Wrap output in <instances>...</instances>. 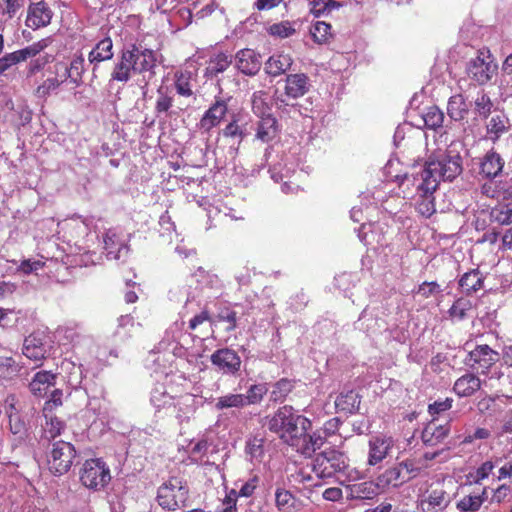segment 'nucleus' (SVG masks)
<instances>
[{"instance_id":"8","label":"nucleus","mask_w":512,"mask_h":512,"mask_svg":"<svg viewBox=\"0 0 512 512\" xmlns=\"http://www.w3.org/2000/svg\"><path fill=\"white\" fill-rule=\"evenodd\" d=\"M415 186L414 207L424 218H430L436 213L435 192L438 189L436 183L426 180L415 174L413 177Z\"/></svg>"},{"instance_id":"37","label":"nucleus","mask_w":512,"mask_h":512,"mask_svg":"<svg viewBox=\"0 0 512 512\" xmlns=\"http://www.w3.org/2000/svg\"><path fill=\"white\" fill-rule=\"evenodd\" d=\"M473 309L471 300L459 297L456 299L448 310L449 317L452 320L462 321L467 318L468 313Z\"/></svg>"},{"instance_id":"27","label":"nucleus","mask_w":512,"mask_h":512,"mask_svg":"<svg viewBox=\"0 0 512 512\" xmlns=\"http://www.w3.org/2000/svg\"><path fill=\"white\" fill-rule=\"evenodd\" d=\"M488 497V488L483 487L480 492L464 495L456 502L459 512H478Z\"/></svg>"},{"instance_id":"3","label":"nucleus","mask_w":512,"mask_h":512,"mask_svg":"<svg viewBox=\"0 0 512 512\" xmlns=\"http://www.w3.org/2000/svg\"><path fill=\"white\" fill-rule=\"evenodd\" d=\"M463 171L462 157L458 152L451 150L437 157H430L417 173L422 178L433 181L439 187L440 181H453Z\"/></svg>"},{"instance_id":"24","label":"nucleus","mask_w":512,"mask_h":512,"mask_svg":"<svg viewBox=\"0 0 512 512\" xmlns=\"http://www.w3.org/2000/svg\"><path fill=\"white\" fill-rule=\"evenodd\" d=\"M57 374L42 370L34 374L29 383L30 392L36 397H44L49 388L56 383Z\"/></svg>"},{"instance_id":"45","label":"nucleus","mask_w":512,"mask_h":512,"mask_svg":"<svg viewBox=\"0 0 512 512\" xmlns=\"http://www.w3.org/2000/svg\"><path fill=\"white\" fill-rule=\"evenodd\" d=\"M215 407L218 410L229 409V408L242 409V408L246 407L245 403H244V394L229 393V394L223 395L217 399Z\"/></svg>"},{"instance_id":"38","label":"nucleus","mask_w":512,"mask_h":512,"mask_svg":"<svg viewBox=\"0 0 512 512\" xmlns=\"http://www.w3.org/2000/svg\"><path fill=\"white\" fill-rule=\"evenodd\" d=\"M232 63V57L227 55L226 53H218L212 56L209 60L208 66L206 68L207 73L211 76H216L219 73H222L227 70V68Z\"/></svg>"},{"instance_id":"36","label":"nucleus","mask_w":512,"mask_h":512,"mask_svg":"<svg viewBox=\"0 0 512 512\" xmlns=\"http://www.w3.org/2000/svg\"><path fill=\"white\" fill-rule=\"evenodd\" d=\"M325 440V437L320 434L313 433L312 435H309L308 432H306L303 442L299 444L296 451L305 456H311L316 450L320 449L324 445Z\"/></svg>"},{"instance_id":"19","label":"nucleus","mask_w":512,"mask_h":512,"mask_svg":"<svg viewBox=\"0 0 512 512\" xmlns=\"http://www.w3.org/2000/svg\"><path fill=\"white\" fill-rule=\"evenodd\" d=\"M505 166V160L494 149L489 150L480 159L479 174L486 179H494L500 176Z\"/></svg>"},{"instance_id":"30","label":"nucleus","mask_w":512,"mask_h":512,"mask_svg":"<svg viewBox=\"0 0 512 512\" xmlns=\"http://www.w3.org/2000/svg\"><path fill=\"white\" fill-rule=\"evenodd\" d=\"M292 63L293 60L289 54H274L265 63V72L272 77H277L289 70Z\"/></svg>"},{"instance_id":"1","label":"nucleus","mask_w":512,"mask_h":512,"mask_svg":"<svg viewBox=\"0 0 512 512\" xmlns=\"http://www.w3.org/2000/svg\"><path fill=\"white\" fill-rule=\"evenodd\" d=\"M158 57L153 49L143 47L141 44L131 43L124 47L119 54L118 62L111 72V81L127 83L133 74H149L152 78L156 74Z\"/></svg>"},{"instance_id":"28","label":"nucleus","mask_w":512,"mask_h":512,"mask_svg":"<svg viewBox=\"0 0 512 512\" xmlns=\"http://www.w3.org/2000/svg\"><path fill=\"white\" fill-rule=\"evenodd\" d=\"M377 485L380 486L382 492L390 487H399L409 480V477L404 475L401 467L397 465L386 469L377 478Z\"/></svg>"},{"instance_id":"62","label":"nucleus","mask_w":512,"mask_h":512,"mask_svg":"<svg viewBox=\"0 0 512 512\" xmlns=\"http://www.w3.org/2000/svg\"><path fill=\"white\" fill-rule=\"evenodd\" d=\"M259 477L257 475L252 476L247 482H245L239 489L240 497H251L256 488L259 485Z\"/></svg>"},{"instance_id":"20","label":"nucleus","mask_w":512,"mask_h":512,"mask_svg":"<svg viewBox=\"0 0 512 512\" xmlns=\"http://www.w3.org/2000/svg\"><path fill=\"white\" fill-rule=\"evenodd\" d=\"M235 66L242 74L254 76L261 68L260 56L249 48L239 50L235 55Z\"/></svg>"},{"instance_id":"46","label":"nucleus","mask_w":512,"mask_h":512,"mask_svg":"<svg viewBox=\"0 0 512 512\" xmlns=\"http://www.w3.org/2000/svg\"><path fill=\"white\" fill-rule=\"evenodd\" d=\"M174 99L169 95L168 89L159 87L157 90V100L155 103V113L157 116L166 114L173 106Z\"/></svg>"},{"instance_id":"5","label":"nucleus","mask_w":512,"mask_h":512,"mask_svg":"<svg viewBox=\"0 0 512 512\" xmlns=\"http://www.w3.org/2000/svg\"><path fill=\"white\" fill-rule=\"evenodd\" d=\"M348 467V458L344 453L329 449L316 455L312 471L317 478L325 480L344 473Z\"/></svg>"},{"instance_id":"33","label":"nucleus","mask_w":512,"mask_h":512,"mask_svg":"<svg viewBox=\"0 0 512 512\" xmlns=\"http://www.w3.org/2000/svg\"><path fill=\"white\" fill-rule=\"evenodd\" d=\"M113 42L110 37L100 40L90 51L88 60L91 64L108 61L113 58Z\"/></svg>"},{"instance_id":"6","label":"nucleus","mask_w":512,"mask_h":512,"mask_svg":"<svg viewBox=\"0 0 512 512\" xmlns=\"http://www.w3.org/2000/svg\"><path fill=\"white\" fill-rule=\"evenodd\" d=\"M498 71V64L487 48L477 51L475 57L471 58L466 66L468 77L478 85H485L492 80Z\"/></svg>"},{"instance_id":"11","label":"nucleus","mask_w":512,"mask_h":512,"mask_svg":"<svg viewBox=\"0 0 512 512\" xmlns=\"http://www.w3.org/2000/svg\"><path fill=\"white\" fill-rule=\"evenodd\" d=\"M49 348L46 335L43 332H32L24 338L22 354L29 360L35 362L37 367L43 364L47 358Z\"/></svg>"},{"instance_id":"39","label":"nucleus","mask_w":512,"mask_h":512,"mask_svg":"<svg viewBox=\"0 0 512 512\" xmlns=\"http://www.w3.org/2000/svg\"><path fill=\"white\" fill-rule=\"evenodd\" d=\"M293 388H294L293 380H290L288 378H281L272 387L271 396H270L271 401H273L275 403L283 402L286 399V397L289 395V393L293 390Z\"/></svg>"},{"instance_id":"51","label":"nucleus","mask_w":512,"mask_h":512,"mask_svg":"<svg viewBox=\"0 0 512 512\" xmlns=\"http://www.w3.org/2000/svg\"><path fill=\"white\" fill-rule=\"evenodd\" d=\"M493 108V102L485 92H480L475 99V110L484 118H487Z\"/></svg>"},{"instance_id":"34","label":"nucleus","mask_w":512,"mask_h":512,"mask_svg":"<svg viewBox=\"0 0 512 512\" xmlns=\"http://www.w3.org/2000/svg\"><path fill=\"white\" fill-rule=\"evenodd\" d=\"M56 66L63 68L65 79L68 77L71 79V82L78 85L85 72V59L82 54H79L73 57L69 66L63 63H58Z\"/></svg>"},{"instance_id":"2","label":"nucleus","mask_w":512,"mask_h":512,"mask_svg":"<svg viewBox=\"0 0 512 512\" xmlns=\"http://www.w3.org/2000/svg\"><path fill=\"white\" fill-rule=\"evenodd\" d=\"M311 426L308 418L295 413L293 407L289 405L278 408L268 422L269 430L295 449L303 442L304 435Z\"/></svg>"},{"instance_id":"16","label":"nucleus","mask_w":512,"mask_h":512,"mask_svg":"<svg viewBox=\"0 0 512 512\" xmlns=\"http://www.w3.org/2000/svg\"><path fill=\"white\" fill-rule=\"evenodd\" d=\"M53 11L44 0L30 3L27 8L25 24L27 27L37 30L47 27L52 20Z\"/></svg>"},{"instance_id":"7","label":"nucleus","mask_w":512,"mask_h":512,"mask_svg":"<svg viewBox=\"0 0 512 512\" xmlns=\"http://www.w3.org/2000/svg\"><path fill=\"white\" fill-rule=\"evenodd\" d=\"M76 454V449L70 442L63 440L53 442L47 456L49 471L55 476L66 474L71 469Z\"/></svg>"},{"instance_id":"32","label":"nucleus","mask_w":512,"mask_h":512,"mask_svg":"<svg viewBox=\"0 0 512 512\" xmlns=\"http://www.w3.org/2000/svg\"><path fill=\"white\" fill-rule=\"evenodd\" d=\"M484 284V276L479 269H472L464 273L459 279V287L462 292L470 295L479 291Z\"/></svg>"},{"instance_id":"42","label":"nucleus","mask_w":512,"mask_h":512,"mask_svg":"<svg viewBox=\"0 0 512 512\" xmlns=\"http://www.w3.org/2000/svg\"><path fill=\"white\" fill-rule=\"evenodd\" d=\"M52 43V39L50 37L43 38L37 42H34L33 44L17 50V54L19 57L20 62L26 61L28 58L35 57L40 52H42L44 49H46L50 44Z\"/></svg>"},{"instance_id":"56","label":"nucleus","mask_w":512,"mask_h":512,"mask_svg":"<svg viewBox=\"0 0 512 512\" xmlns=\"http://www.w3.org/2000/svg\"><path fill=\"white\" fill-rule=\"evenodd\" d=\"M452 405V398L447 397L444 400H437L434 403L428 405V413L432 416V418H437V415L450 410Z\"/></svg>"},{"instance_id":"49","label":"nucleus","mask_w":512,"mask_h":512,"mask_svg":"<svg viewBox=\"0 0 512 512\" xmlns=\"http://www.w3.org/2000/svg\"><path fill=\"white\" fill-rule=\"evenodd\" d=\"M267 93L264 91H256L252 95V111L258 117L271 114L270 107L266 101Z\"/></svg>"},{"instance_id":"64","label":"nucleus","mask_w":512,"mask_h":512,"mask_svg":"<svg viewBox=\"0 0 512 512\" xmlns=\"http://www.w3.org/2000/svg\"><path fill=\"white\" fill-rule=\"evenodd\" d=\"M512 478V455L505 457V462L498 470V479L503 480Z\"/></svg>"},{"instance_id":"4","label":"nucleus","mask_w":512,"mask_h":512,"mask_svg":"<svg viewBox=\"0 0 512 512\" xmlns=\"http://www.w3.org/2000/svg\"><path fill=\"white\" fill-rule=\"evenodd\" d=\"M157 500L162 508L171 511L187 507L189 500L187 482L180 477L171 476L158 488Z\"/></svg>"},{"instance_id":"13","label":"nucleus","mask_w":512,"mask_h":512,"mask_svg":"<svg viewBox=\"0 0 512 512\" xmlns=\"http://www.w3.org/2000/svg\"><path fill=\"white\" fill-rule=\"evenodd\" d=\"M499 361V353L488 345H477L469 353L468 363L470 367L482 374L489 372L490 368Z\"/></svg>"},{"instance_id":"25","label":"nucleus","mask_w":512,"mask_h":512,"mask_svg":"<svg viewBox=\"0 0 512 512\" xmlns=\"http://www.w3.org/2000/svg\"><path fill=\"white\" fill-rule=\"evenodd\" d=\"M23 364L11 355H0V384L11 383L21 374Z\"/></svg>"},{"instance_id":"53","label":"nucleus","mask_w":512,"mask_h":512,"mask_svg":"<svg viewBox=\"0 0 512 512\" xmlns=\"http://www.w3.org/2000/svg\"><path fill=\"white\" fill-rule=\"evenodd\" d=\"M442 292L440 284L436 281H424L418 287L415 293L423 299L430 298Z\"/></svg>"},{"instance_id":"18","label":"nucleus","mask_w":512,"mask_h":512,"mask_svg":"<svg viewBox=\"0 0 512 512\" xmlns=\"http://www.w3.org/2000/svg\"><path fill=\"white\" fill-rule=\"evenodd\" d=\"M450 430L451 427L448 421L440 423L438 418H432L421 433L422 442L426 446H437L448 437Z\"/></svg>"},{"instance_id":"40","label":"nucleus","mask_w":512,"mask_h":512,"mask_svg":"<svg viewBox=\"0 0 512 512\" xmlns=\"http://www.w3.org/2000/svg\"><path fill=\"white\" fill-rule=\"evenodd\" d=\"M192 73L190 71H181L175 73V89L176 92L183 97H190L193 95L192 89Z\"/></svg>"},{"instance_id":"57","label":"nucleus","mask_w":512,"mask_h":512,"mask_svg":"<svg viewBox=\"0 0 512 512\" xmlns=\"http://www.w3.org/2000/svg\"><path fill=\"white\" fill-rule=\"evenodd\" d=\"M63 392L61 389L52 391L50 398L44 403L42 413H54V410L62 406Z\"/></svg>"},{"instance_id":"15","label":"nucleus","mask_w":512,"mask_h":512,"mask_svg":"<svg viewBox=\"0 0 512 512\" xmlns=\"http://www.w3.org/2000/svg\"><path fill=\"white\" fill-rule=\"evenodd\" d=\"M394 439L386 434H377L372 436L368 442L369 452L367 463L375 466L381 463L394 447Z\"/></svg>"},{"instance_id":"31","label":"nucleus","mask_w":512,"mask_h":512,"mask_svg":"<svg viewBox=\"0 0 512 512\" xmlns=\"http://www.w3.org/2000/svg\"><path fill=\"white\" fill-rule=\"evenodd\" d=\"M360 397L354 390L340 393L335 399V408L338 412L353 414L358 411Z\"/></svg>"},{"instance_id":"29","label":"nucleus","mask_w":512,"mask_h":512,"mask_svg":"<svg viewBox=\"0 0 512 512\" xmlns=\"http://www.w3.org/2000/svg\"><path fill=\"white\" fill-rule=\"evenodd\" d=\"M308 91V77L303 74H290L286 77L285 94L293 99L302 97Z\"/></svg>"},{"instance_id":"43","label":"nucleus","mask_w":512,"mask_h":512,"mask_svg":"<svg viewBox=\"0 0 512 512\" xmlns=\"http://www.w3.org/2000/svg\"><path fill=\"white\" fill-rule=\"evenodd\" d=\"M215 319L217 322H225L227 324L225 327L227 332H232L237 328V312L228 305L218 308Z\"/></svg>"},{"instance_id":"52","label":"nucleus","mask_w":512,"mask_h":512,"mask_svg":"<svg viewBox=\"0 0 512 512\" xmlns=\"http://www.w3.org/2000/svg\"><path fill=\"white\" fill-rule=\"evenodd\" d=\"M296 30L289 21H282L270 26L269 33L280 38H287L295 34Z\"/></svg>"},{"instance_id":"12","label":"nucleus","mask_w":512,"mask_h":512,"mask_svg":"<svg viewBox=\"0 0 512 512\" xmlns=\"http://www.w3.org/2000/svg\"><path fill=\"white\" fill-rule=\"evenodd\" d=\"M210 361L218 372L227 375H236L242 364L238 353L228 347L214 351L210 356Z\"/></svg>"},{"instance_id":"26","label":"nucleus","mask_w":512,"mask_h":512,"mask_svg":"<svg viewBox=\"0 0 512 512\" xmlns=\"http://www.w3.org/2000/svg\"><path fill=\"white\" fill-rule=\"evenodd\" d=\"M278 132V121L272 114L260 116L255 134L256 139L263 143H269L277 137Z\"/></svg>"},{"instance_id":"48","label":"nucleus","mask_w":512,"mask_h":512,"mask_svg":"<svg viewBox=\"0 0 512 512\" xmlns=\"http://www.w3.org/2000/svg\"><path fill=\"white\" fill-rule=\"evenodd\" d=\"M423 120L426 127L435 130L443 125L444 113L437 106H431L424 113Z\"/></svg>"},{"instance_id":"55","label":"nucleus","mask_w":512,"mask_h":512,"mask_svg":"<svg viewBox=\"0 0 512 512\" xmlns=\"http://www.w3.org/2000/svg\"><path fill=\"white\" fill-rule=\"evenodd\" d=\"M494 220L501 225H512V206L506 205L491 212Z\"/></svg>"},{"instance_id":"14","label":"nucleus","mask_w":512,"mask_h":512,"mask_svg":"<svg viewBox=\"0 0 512 512\" xmlns=\"http://www.w3.org/2000/svg\"><path fill=\"white\" fill-rule=\"evenodd\" d=\"M103 241L108 259L121 260L128 255L130 248L120 230L116 228L108 229L104 235Z\"/></svg>"},{"instance_id":"47","label":"nucleus","mask_w":512,"mask_h":512,"mask_svg":"<svg viewBox=\"0 0 512 512\" xmlns=\"http://www.w3.org/2000/svg\"><path fill=\"white\" fill-rule=\"evenodd\" d=\"M267 391L268 389L265 384L251 385L247 393L244 394L245 406L259 404L267 394Z\"/></svg>"},{"instance_id":"23","label":"nucleus","mask_w":512,"mask_h":512,"mask_svg":"<svg viewBox=\"0 0 512 512\" xmlns=\"http://www.w3.org/2000/svg\"><path fill=\"white\" fill-rule=\"evenodd\" d=\"M482 381L474 373H465L459 377L454 385L453 391L458 397H471L481 389Z\"/></svg>"},{"instance_id":"21","label":"nucleus","mask_w":512,"mask_h":512,"mask_svg":"<svg viewBox=\"0 0 512 512\" xmlns=\"http://www.w3.org/2000/svg\"><path fill=\"white\" fill-rule=\"evenodd\" d=\"M44 422L41 423L40 443H50L65 430L66 424L55 413H42Z\"/></svg>"},{"instance_id":"44","label":"nucleus","mask_w":512,"mask_h":512,"mask_svg":"<svg viewBox=\"0 0 512 512\" xmlns=\"http://www.w3.org/2000/svg\"><path fill=\"white\" fill-rule=\"evenodd\" d=\"M331 25L324 21H317L310 29L314 42L318 44L327 43L332 38Z\"/></svg>"},{"instance_id":"35","label":"nucleus","mask_w":512,"mask_h":512,"mask_svg":"<svg viewBox=\"0 0 512 512\" xmlns=\"http://www.w3.org/2000/svg\"><path fill=\"white\" fill-rule=\"evenodd\" d=\"M468 105L462 94H456L449 98L447 113L454 121H461L468 115Z\"/></svg>"},{"instance_id":"9","label":"nucleus","mask_w":512,"mask_h":512,"mask_svg":"<svg viewBox=\"0 0 512 512\" xmlns=\"http://www.w3.org/2000/svg\"><path fill=\"white\" fill-rule=\"evenodd\" d=\"M80 481L88 489L101 490L111 480L109 467L102 459H88L80 469Z\"/></svg>"},{"instance_id":"59","label":"nucleus","mask_w":512,"mask_h":512,"mask_svg":"<svg viewBox=\"0 0 512 512\" xmlns=\"http://www.w3.org/2000/svg\"><path fill=\"white\" fill-rule=\"evenodd\" d=\"M495 465L492 461L488 460L483 462L476 470L473 475V481L475 484L481 483L484 479L488 478L493 471Z\"/></svg>"},{"instance_id":"22","label":"nucleus","mask_w":512,"mask_h":512,"mask_svg":"<svg viewBox=\"0 0 512 512\" xmlns=\"http://www.w3.org/2000/svg\"><path fill=\"white\" fill-rule=\"evenodd\" d=\"M347 499L349 500H371L378 496L382 490L375 481H363L346 486Z\"/></svg>"},{"instance_id":"41","label":"nucleus","mask_w":512,"mask_h":512,"mask_svg":"<svg viewBox=\"0 0 512 512\" xmlns=\"http://www.w3.org/2000/svg\"><path fill=\"white\" fill-rule=\"evenodd\" d=\"M295 497L294 495L284 489L277 488L275 491V504L281 512H292L295 508Z\"/></svg>"},{"instance_id":"17","label":"nucleus","mask_w":512,"mask_h":512,"mask_svg":"<svg viewBox=\"0 0 512 512\" xmlns=\"http://www.w3.org/2000/svg\"><path fill=\"white\" fill-rule=\"evenodd\" d=\"M228 112L227 100L222 97H216L214 103L205 111L201 117L198 127L200 130L208 133L214 127H217Z\"/></svg>"},{"instance_id":"50","label":"nucleus","mask_w":512,"mask_h":512,"mask_svg":"<svg viewBox=\"0 0 512 512\" xmlns=\"http://www.w3.org/2000/svg\"><path fill=\"white\" fill-rule=\"evenodd\" d=\"M264 442V438L257 436L250 437L246 442V453L253 459H262L265 453Z\"/></svg>"},{"instance_id":"10","label":"nucleus","mask_w":512,"mask_h":512,"mask_svg":"<svg viewBox=\"0 0 512 512\" xmlns=\"http://www.w3.org/2000/svg\"><path fill=\"white\" fill-rule=\"evenodd\" d=\"M452 498L443 485H431L419 500L422 512H445Z\"/></svg>"},{"instance_id":"58","label":"nucleus","mask_w":512,"mask_h":512,"mask_svg":"<svg viewBox=\"0 0 512 512\" xmlns=\"http://www.w3.org/2000/svg\"><path fill=\"white\" fill-rule=\"evenodd\" d=\"M506 123L507 122L503 117L499 115L493 116L487 125L488 133L494 134L495 137L498 138L507 130Z\"/></svg>"},{"instance_id":"61","label":"nucleus","mask_w":512,"mask_h":512,"mask_svg":"<svg viewBox=\"0 0 512 512\" xmlns=\"http://www.w3.org/2000/svg\"><path fill=\"white\" fill-rule=\"evenodd\" d=\"M491 437V431L484 427H477L472 434H468L462 440V444H471L475 440H486Z\"/></svg>"},{"instance_id":"63","label":"nucleus","mask_w":512,"mask_h":512,"mask_svg":"<svg viewBox=\"0 0 512 512\" xmlns=\"http://www.w3.org/2000/svg\"><path fill=\"white\" fill-rule=\"evenodd\" d=\"M20 63L17 51L8 53L0 58V74L4 73L11 66Z\"/></svg>"},{"instance_id":"60","label":"nucleus","mask_w":512,"mask_h":512,"mask_svg":"<svg viewBox=\"0 0 512 512\" xmlns=\"http://www.w3.org/2000/svg\"><path fill=\"white\" fill-rule=\"evenodd\" d=\"M63 81L57 78H48L40 86L37 87L36 93L39 97H46L52 91L56 90Z\"/></svg>"},{"instance_id":"54","label":"nucleus","mask_w":512,"mask_h":512,"mask_svg":"<svg viewBox=\"0 0 512 512\" xmlns=\"http://www.w3.org/2000/svg\"><path fill=\"white\" fill-rule=\"evenodd\" d=\"M26 0H2V11L9 18L15 17L26 5Z\"/></svg>"}]
</instances>
